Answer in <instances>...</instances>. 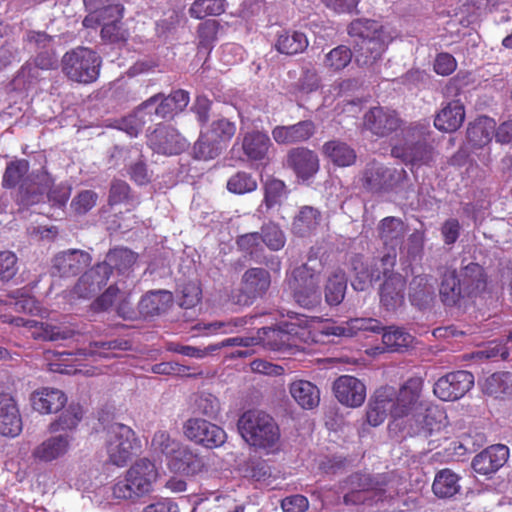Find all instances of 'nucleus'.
Instances as JSON below:
<instances>
[{
	"label": "nucleus",
	"instance_id": "obj_1",
	"mask_svg": "<svg viewBox=\"0 0 512 512\" xmlns=\"http://www.w3.org/2000/svg\"><path fill=\"white\" fill-rule=\"evenodd\" d=\"M422 391L420 377L409 378L398 390L393 387L392 418L401 421L408 435L428 438L442 429L443 413L430 406Z\"/></svg>",
	"mask_w": 512,
	"mask_h": 512
},
{
	"label": "nucleus",
	"instance_id": "obj_2",
	"mask_svg": "<svg viewBox=\"0 0 512 512\" xmlns=\"http://www.w3.org/2000/svg\"><path fill=\"white\" fill-rule=\"evenodd\" d=\"M485 285L483 269L477 263H469L460 273L445 267L440 276L439 296L445 306H460L464 300L484 290Z\"/></svg>",
	"mask_w": 512,
	"mask_h": 512
},
{
	"label": "nucleus",
	"instance_id": "obj_3",
	"mask_svg": "<svg viewBox=\"0 0 512 512\" xmlns=\"http://www.w3.org/2000/svg\"><path fill=\"white\" fill-rule=\"evenodd\" d=\"M348 34L353 38L355 61L361 67L373 66L381 59L392 40L382 25L367 19H357L351 22Z\"/></svg>",
	"mask_w": 512,
	"mask_h": 512
},
{
	"label": "nucleus",
	"instance_id": "obj_4",
	"mask_svg": "<svg viewBox=\"0 0 512 512\" xmlns=\"http://www.w3.org/2000/svg\"><path fill=\"white\" fill-rule=\"evenodd\" d=\"M343 490H346L343 501L345 505H368L394 498L398 491L394 481L387 480L386 476L372 477L368 474L355 473L344 482Z\"/></svg>",
	"mask_w": 512,
	"mask_h": 512
},
{
	"label": "nucleus",
	"instance_id": "obj_5",
	"mask_svg": "<svg viewBox=\"0 0 512 512\" xmlns=\"http://www.w3.org/2000/svg\"><path fill=\"white\" fill-rule=\"evenodd\" d=\"M238 430L246 443L266 454L277 453L281 448L280 429L275 420L263 411L244 412L238 420Z\"/></svg>",
	"mask_w": 512,
	"mask_h": 512
},
{
	"label": "nucleus",
	"instance_id": "obj_6",
	"mask_svg": "<svg viewBox=\"0 0 512 512\" xmlns=\"http://www.w3.org/2000/svg\"><path fill=\"white\" fill-rule=\"evenodd\" d=\"M87 16L83 20L86 28H96L102 25L101 36L109 42L125 41L128 37L123 28L121 19L123 7L120 4L110 3V0H83Z\"/></svg>",
	"mask_w": 512,
	"mask_h": 512
},
{
	"label": "nucleus",
	"instance_id": "obj_7",
	"mask_svg": "<svg viewBox=\"0 0 512 512\" xmlns=\"http://www.w3.org/2000/svg\"><path fill=\"white\" fill-rule=\"evenodd\" d=\"M289 321H282L277 328L263 327L257 332V343L276 352H286L298 347L307 335L308 319L304 315H289Z\"/></svg>",
	"mask_w": 512,
	"mask_h": 512
},
{
	"label": "nucleus",
	"instance_id": "obj_8",
	"mask_svg": "<svg viewBox=\"0 0 512 512\" xmlns=\"http://www.w3.org/2000/svg\"><path fill=\"white\" fill-rule=\"evenodd\" d=\"M158 478L155 464L147 458L137 460L112 486L115 499L131 500L149 494Z\"/></svg>",
	"mask_w": 512,
	"mask_h": 512
},
{
	"label": "nucleus",
	"instance_id": "obj_9",
	"mask_svg": "<svg viewBox=\"0 0 512 512\" xmlns=\"http://www.w3.org/2000/svg\"><path fill=\"white\" fill-rule=\"evenodd\" d=\"M102 59L87 47H76L67 51L61 59L64 75L71 81L80 84L95 82L100 74Z\"/></svg>",
	"mask_w": 512,
	"mask_h": 512
},
{
	"label": "nucleus",
	"instance_id": "obj_10",
	"mask_svg": "<svg viewBox=\"0 0 512 512\" xmlns=\"http://www.w3.org/2000/svg\"><path fill=\"white\" fill-rule=\"evenodd\" d=\"M434 150L428 144V127L414 125L405 130L404 142L392 148V155L413 167L429 165L434 160Z\"/></svg>",
	"mask_w": 512,
	"mask_h": 512
},
{
	"label": "nucleus",
	"instance_id": "obj_11",
	"mask_svg": "<svg viewBox=\"0 0 512 512\" xmlns=\"http://www.w3.org/2000/svg\"><path fill=\"white\" fill-rule=\"evenodd\" d=\"M140 448V440L131 427L113 423L106 429L105 449L113 465L124 466Z\"/></svg>",
	"mask_w": 512,
	"mask_h": 512
},
{
	"label": "nucleus",
	"instance_id": "obj_12",
	"mask_svg": "<svg viewBox=\"0 0 512 512\" xmlns=\"http://www.w3.org/2000/svg\"><path fill=\"white\" fill-rule=\"evenodd\" d=\"M236 132V125L226 118L213 120L202 130L198 141L194 145L195 157L199 160L216 158Z\"/></svg>",
	"mask_w": 512,
	"mask_h": 512
},
{
	"label": "nucleus",
	"instance_id": "obj_13",
	"mask_svg": "<svg viewBox=\"0 0 512 512\" xmlns=\"http://www.w3.org/2000/svg\"><path fill=\"white\" fill-rule=\"evenodd\" d=\"M319 284L320 273L309 264L295 268L289 280L296 302L307 309L315 308L321 303Z\"/></svg>",
	"mask_w": 512,
	"mask_h": 512
},
{
	"label": "nucleus",
	"instance_id": "obj_14",
	"mask_svg": "<svg viewBox=\"0 0 512 512\" xmlns=\"http://www.w3.org/2000/svg\"><path fill=\"white\" fill-rule=\"evenodd\" d=\"M403 174L404 170L398 171L381 163L371 162L366 165L361 182L363 187L370 192H386L401 180Z\"/></svg>",
	"mask_w": 512,
	"mask_h": 512
},
{
	"label": "nucleus",
	"instance_id": "obj_15",
	"mask_svg": "<svg viewBox=\"0 0 512 512\" xmlns=\"http://www.w3.org/2000/svg\"><path fill=\"white\" fill-rule=\"evenodd\" d=\"M474 376L464 370L451 372L439 378L433 392L443 401H455L462 398L473 386Z\"/></svg>",
	"mask_w": 512,
	"mask_h": 512
},
{
	"label": "nucleus",
	"instance_id": "obj_16",
	"mask_svg": "<svg viewBox=\"0 0 512 512\" xmlns=\"http://www.w3.org/2000/svg\"><path fill=\"white\" fill-rule=\"evenodd\" d=\"M184 434L188 439L207 448L221 446L226 441V433L222 428L200 418L187 420Z\"/></svg>",
	"mask_w": 512,
	"mask_h": 512
},
{
	"label": "nucleus",
	"instance_id": "obj_17",
	"mask_svg": "<svg viewBox=\"0 0 512 512\" xmlns=\"http://www.w3.org/2000/svg\"><path fill=\"white\" fill-rule=\"evenodd\" d=\"M147 138L149 147L162 155L179 154L187 146L186 140L170 125H157Z\"/></svg>",
	"mask_w": 512,
	"mask_h": 512
},
{
	"label": "nucleus",
	"instance_id": "obj_18",
	"mask_svg": "<svg viewBox=\"0 0 512 512\" xmlns=\"http://www.w3.org/2000/svg\"><path fill=\"white\" fill-rule=\"evenodd\" d=\"M402 120L395 110L376 106L364 114L363 127L378 137H386L401 127Z\"/></svg>",
	"mask_w": 512,
	"mask_h": 512
},
{
	"label": "nucleus",
	"instance_id": "obj_19",
	"mask_svg": "<svg viewBox=\"0 0 512 512\" xmlns=\"http://www.w3.org/2000/svg\"><path fill=\"white\" fill-rule=\"evenodd\" d=\"M32 450V457L42 463L64 458L70 451L74 437L69 433H52Z\"/></svg>",
	"mask_w": 512,
	"mask_h": 512
},
{
	"label": "nucleus",
	"instance_id": "obj_20",
	"mask_svg": "<svg viewBox=\"0 0 512 512\" xmlns=\"http://www.w3.org/2000/svg\"><path fill=\"white\" fill-rule=\"evenodd\" d=\"M406 279L399 273H390L379 288L380 305L386 311H397L404 305Z\"/></svg>",
	"mask_w": 512,
	"mask_h": 512
},
{
	"label": "nucleus",
	"instance_id": "obj_21",
	"mask_svg": "<svg viewBox=\"0 0 512 512\" xmlns=\"http://www.w3.org/2000/svg\"><path fill=\"white\" fill-rule=\"evenodd\" d=\"M337 400L348 407L361 406L366 398V386L362 381L350 375H342L333 384Z\"/></svg>",
	"mask_w": 512,
	"mask_h": 512
},
{
	"label": "nucleus",
	"instance_id": "obj_22",
	"mask_svg": "<svg viewBox=\"0 0 512 512\" xmlns=\"http://www.w3.org/2000/svg\"><path fill=\"white\" fill-rule=\"evenodd\" d=\"M394 397L393 386H382L371 396L366 410V421L369 425H381L388 415L392 417Z\"/></svg>",
	"mask_w": 512,
	"mask_h": 512
},
{
	"label": "nucleus",
	"instance_id": "obj_23",
	"mask_svg": "<svg viewBox=\"0 0 512 512\" xmlns=\"http://www.w3.org/2000/svg\"><path fill=\"white\" fill-rule=\"evenodd\" d=\"M509 449L502 444L492 445L472 460L473 470L482 475H489L498 471L508 460Z\"/></svg>",
	"mask_w": 512,
	"mask_h": 512
},
{
	"label": "nucleus",
	"instance_id": "obj_24",
	"mask_svg": "<svg viewBox=\"0 0 512 512\" xmlns=\"http://www.w3.org/2000/svg\"><path fill=\"white\" fill-rule=\"evenodd\" d=\"M30 403L34 411L40 414L59 412L67 403V396L63 391L53 387H42L30 395Z\"/></svg>",
	"mask_w": 512,
	"mask_h": 512
},
{
	"label": "nucleus",
	"instance_id": "obj_25",
	"mask_svg": "<svg viewBox=\"0 0 512 512\" xmlns=\"http://www.w3.org/2000/svg\"><path fill=\"white\" fill-rule=\"evenodd\" d=\"M112 275L110 267L105 262L85 272L74 287V293L81 298H87L101 290Z\"/></svg>",
	"mask_w": 512,
	"mask_h": 512
},
{
	"label": "nucleus",
	"instance_id": "obj_26",
	"mask_svg": "<svg viewBox=\"0 0 512 512\" xmlns=\"http://www.w3.org/2000/svg\"><path fill=\"white\" fill-rule=\"evenodd\" d=\"M22 431V418L15 399L8 393L0 394V434L15 437Z\"/></svg>",
	"mask_w": 512,
	"mask_h": 512
},
{
	"label": "nucleus",
	"instance_id": "obj_27",
	"mask_svg": "<svg viewBox=\"0 0 512 512\" xmlns=\"http://www.w3.org/2000/svg\"><path fill=\"white\" fill-rule=\"evenodd\" d=\"M168 468L184 475H195L204 468L203 459L188 446L180 445L176 453L167 461Z\"/></svg>",
	"mask_w": 512,
	"mask_h": 512
},
{
	"label": "nucleus",
	"instance_id": "obj_28",
	"mask_svg": "<svg viewBox=\"0 0 512 512\" xmlns=\"http://www.w3.org/2000/svg\"><path fill=\"white\" fill-rule=\"evenodd\" d=\"M91 262V257L82 250H68L59 253L53 260V268L60 276H72L78 274Z\"/></svg>",
	"mask_w": 512,
	"mask_h": 512
},
{
	"label": "nucleus",
	"instance_id": "obj_29",
	"mask_svg": "<svg viewBox=\"0 0 512 512\" xmlns=\"http://www.w3.org/2000/svg\"><path fill=\"white\" fill-rule=\"evenodd\" d=\"M287 164L302 179H309L319 169L318 156L303 147L294 148L288 153Z\"/></svg>",
	"mask_w": 512,
	"mask_h": 512
},
{
	"label": "nucleus",
	"instance_id": "obj_30",
	"mask_svg": "<svg viewBox=\"0 0 512 512\" xmlns=\"http://www.w3.org/2000/svg\"><path fill=\"white\" fill-rule=\"evenodd\" d=\"M314 132V123L310 120H305L293 125L276 126L272 130V137L278 144H293L308 140Z\"/></svg>",
	"mask_w": 512,
	"mask_h": 512
},
{
	"label": "nucleus",
	"instance_id": "obj_31",
	"mask_svg": "<svg viewBox=\"0 0 512 512\" xmlns=\"http://www.w3.org/2000/svg\"><path fill=\"white\" fill-rule=\"evenodd\" d=\"M34 66L30 63H26L22 66L17 75V80H22L24 83H31L34 79L38 78V70H50L55 69L58 66V59L53 46L48 49L38 51V54L34 60Z\"/></svg>",
	"mask_w": 512,
	"mask_h": 512
},
{
	"label": "nucleus",
	"instance_id": "obj_32",
	"mask_svg": "<svg viewBox=\"0 0 512 512\" xmlns=\"http://www.w3.org/2000/svg\"><path fill=\"white\" fill-rule=\"evenodd\" d=\"M465 119V110L458 100L448 102L436 115L435 127L444 132H454L461 127Z\"/></svg>",
	"mask_w": 512,
	"mask_h": 512
},
{
	"label": "nucleus",
	"instance_id": "obj_33",
	"mask_svg": "<svg viewBox=\"0 0 512 512\" xmlns=\"http://www.w3.org/2000/svg\"><path fill=\"white\" fill-rule=\"evenodd\" d=\"M242 283L249 298L262 297L271 285L270 273L264 268H250L243 274Z\"/></svg>",
	"mask_w": 512,
	"mask_h": 512
},
{
	"label": "nucleus",
	"instance_id": "obj_34",
	"mask_svg": "<svg viewBox=\"0 0 512 512\" xmlns=\"http://www.w3.org/2000/svg\"><path fill=\"white\" fill-rule=\"evenodd\" d=\"M289 392L303 409H314L320 402V390L310 381L296 380L290 384Z\"/></svg>",
	"mask_w": 512,
	"mask_h": 512
},
{
	"label": "nucleus",
	"instance_id": "obj_35",
	"mask_svg": "<svg viewBox=\"0 0 512 512\" xmlns=\"http://www.w3.org/2000/svg\"><path fill=\"white\" fill-rule=\"evenodd\" d=\"M495 128L494 119L487 116L477 118L467 129L468 143L475 148L486 146L491 142Z\"/></svg>",
	"mask_w": 512,
	"mask_h": 512
},
{
	"label": "nucleus",
	"instance_id": "obj_36",
	"mask_svg": "<svg viewBox=\"0 0 512 512\" xmlns=\"http://www.w3.org/2000/svg\"><path fill=\"white\" fill-rule=\"evenodd\" d=\"M137 261V254L124 247L111 249L105 259V263L110 267V271L117 272L123 278L129 277Z\"/></svg>",
	"mask_w": 512,
	"mask_h": 512
},
{
	"label": "nucleus",
	"instance_id": "obj_37",
	"mask_svg": "<svg viewBox=\"0 0 512 512\" xmlns=\"http://www.w3.org/2000/svg\"><path fill=\"white\" fill-rule=\"evenodd\" d=\"M271 145L269 136L261 131L248 132L242 139L244 154L254 161L265 159Z\"/></svg>",
	"mask_w": 512,
	"mask_h": 512
},
{
	"label": "nucleus",
	"instance_id": "obj_38",
	"mask_svg": "<svg viewBox=\"0 0 512 512\" xmlns=\"http://www.w3.org/2000/svg\"><path fill=\"white\" fill-rule=\"evenodd\" d=\"M29 171V162L25 159H18L8 163L3 178L4 188H14L19 185L22 192H29V177H26Z\"/></svg>",
	"mask_w": 512,
	"mask_h": 512
},
{
	"label": "nucleus",
	"instance_id": "obj_39",
	"mask_svg": "<svg viewBox=\"0 0 512 512\" xmlns=\"http://www.w3.org/2000/svg\"><path fill=\"white\" fill-rule=\"evenodd\" d=\"M322 152L325 157L339 167L351 166L357 158L355 150L340 140H331L324 143Z\"/></svg>",
	"mask_w": 512,
	"mask_h": 512
},
{
	"label": "nucleus",
	"instance_id": "obj_40",
	"mask_svg": "<svg viewBox=\"0 0 512 512\" xmlns=\"http://www.w3.org/2000/svg\"><path fill=\"white\" fill-rule=\"evenodd\" d=\"M378 233L386 247L396 248L404 239L406 226L400 218L389 216L381 220Z\"/></svg>",
	"mask_w": 512,
	"mask_h": 512
},
{
	"label": "nucleus",
	"instance_id": "obj_41",
	"mask_svg": "<svg viewBox=\"0 0 512 512\" xmlns=\"http://www.w3.org/2000/svg\"><path fill=\"white\" fill-rule=\"evenodd\" d=\"M158 106L155 108V116L159 118L172 117L184 110L189 103V94L184 90H176L168 96L161 93Z\"/></svg>",
	"mask_w": 512,
	"mask_h": 512
},
{
	"label": "nucleus",
	"instance_id": "obj_42",
	"mask_svg": "<svg viewBox=\"0 0 512 512\" xmlns=\"http://www.w3.org/2000/svg\"><path fill=\"white\" fill-rule=\"evenodd\" d=\"M434 295V285L430 276L422 274L412 279L409 293L412 304L423 308L433 301Z\"/></svg>",
	"mask_w": 512,
	"mask_h": 512
},
{
	"label": "nucleus",
	"instance_id": "obj_43",
	"mask_svg": "<svg viewBox=\"0 0 512 512\" xmlns=\"http://www.w3.org/2000/svg\"><path fill=\"white\" fill-rule=\"evenodd\" d=\"M83 410L78 404H70L56 419L48 426L50 433H69L77 428L82 420Z\"/></svg>",
	"mask_w": 512,
	"mask_h": 512
},
{
	"label": "nucleus",
	"instance_id": "obj_44",
	"mask_svg": "<svg viewBox=\"0 0 512 512\" xmlns=\"http://www.w3.org/2000/svg\"><path fill=\"white\" fill-rule=\"evenodd\" d=\"M347 289V278L345 272L342 269H335L327 277L324 294L325 301L330 306L339 305L346 293Z\"/></svg>",
	"mask_w": 512,
	"mask_h": 512
},
{
	"label": "nucleus",
	"instance_id": "obj_45",
	"mask_svg": "<svg viewBox=\"0 0 512 512\" xmlns=\"http://www.w3.org/2000/svg\"><path fill=\"white\" fill-rule=\"evenodd\" d=\"M460 477L450 469H442L436 473L432 490L438 498H451L460 491Z\"/></svg>",
	"mask_w": 512,
	"mask_h": 512
},
{
	"label": "nucleus",
	"instance_id": "obj_46",
	"mask_svg": "<svg viewBox=\"0 0 512 512\" xmlns=\"http://www.w3.org/2000/svg\"><path fill=\"white\" fill-rule=\"evenodd\" d=\"M171 302L172 294L169 291H151L142 297L139 309L143 315L153 316L165 311Z\"/></svg>",
	"mask_w": 512,
	"mask_h": 512
},
{
	"label": "nucleus",
	"instance_id": "obj_47",
	"mask_svg": "<svg viewBox=\"0 0 512 512\" xmlns=\"http://www.w3.org/2000/svg\"><path fill=\"white\" fill-rule=\"evenodd\" d=\"M308 44V39L304 33L288 30L278 35L275 47L282 54L295 55L303 52Z\"/></svg>",
	"mask_w": 512,
	"mask_h": 512
},
{
	"label": "nucleus",
	"instance_id": "obj_48",
	"mask_svg": "<svg viewBox=\"0 0 512 512\" xmlns=\"http://www.w3.org/2000/svg\"><path fill=\"white\" fill-rule=\"evenodd\" d=\"M485 394L494 398L512 395V373L497 372L487 377L482 385Z\"/></svg>",
	"mask_w": 512,
	"mask_h": 512
},
{
	"label": "nucleus",
	"instance_id": "obj_49",
	"mask_svg": "<svg viewBox=\"0 0 512 512\" xmlns=\"http://www.w3.org/2000/svg\"><path fill=\"white\" fill-rule=\"evenodd\" d=\"M320 223V213L310 206H304L295 217L292 230L301 237L310 235Z\"/></svg>",
	"mask_w": 512,
	"mask_h": 512
},
{
	"label": "nucleus",
	"instance_id": "obj_50",
	"mask_svg": "<svg viewBox=\"0 0 512 512\" xmlns=\"http://www.w3.org/2000/svg\"><path fill=\"white\" fill-rule=\"evenodd\" d=\"M25 324H29L31 336L36 340L58 341L68 339L72 336L70 330L61 329L60 327L48 323L33 320V322H26Z\"/></svg>",
	"mask_w": 512,
	"mask_h": 512
},
{
	"label": "nucleus",
	"instance_id": "obj_51",
	"mask_svg": "<svg viewBox=\"0 0 512 512\" xmlns=\"http://www.w3.org/2000/svg\"><path fill=\"white\" fill-rule=\"evenodd\" d=\"M181 443L173 438L163 430L156 431L151 440V449L156 454L164 455L166 461L176 453Z\"/></svg>",
	"mask_w": 512,
	"mask_h": 512
},
{
	"label": "nucleus",
	"instance_id": "obj_52",
	"mask_svg": "<svg viewBox=\"0 0 512 512\" xmlns=\"http://www.w3.org/2000/svg\"><path fill=\"white\" fill-rule=\"evenodd\" d=\"M225 11V0H195L189 9L192 17L203 19L220 15Z\"/></svg>",
	"mask_w": 512,
	"mask_h": 512
},
{
	"label": "nucleus",
	"instance_id": "obj_53",
	"mask_svg": "<svg viewBox=\"0 0 512 512\" xmlns=\"http://www.w3.org/2000/svg\"><path fill=\"white\" fill-rule=\"evenodd\" d=\"M257 180L252 174L244 171L237 172L227 181L229 192L242 195L253 192L257 189Z\"/></svg>",
	"mask_w": 512,
	"mask_h": 512
},
{
	"label": "nucleus",
	"instance_id": "obj_54",
	"mask_svg": "<svg viewBox=\"0 0 512 512\" xmlns=\"http://www.w3.org/2000/svg\"><path fill=\"white\" fill-rule=\"evenodd\" d=\"M352 60V51L345 45H339L326 54L324 66L332 71H340Z\"/></svg>",
	"mask_w": 512,
	"mask_h": 512
},
{
	"label": "nucleus",
	"instance_id": "obj_55",
	"mask_svg": "<svg viewBox=\"0 0 512 512\" xmlns=\"http://www.w3.org/2000/svg\"><path fill=\"white\" fill-rule=\"evenodd\" d=\"M265 204L268 208L279 204L287 195L285 183L276 178H268L264 184Z\"/></svg>",
	"mask_w": 512,
	"mask_h": 512
},
{
	"label": "nucleus",
	"instance_id": "obj_56",
	"mask_svg": "<svg viewBox=\"0 0 512 512\" xmlns=\"http://www.w3.org/2000/svg\"><path fill=\"white\" fill-rule=\"evenodd\" d=\"M382 340L387 348L397 350L408 347L412 343L413 337L401 328L390 327L383 333Z\"/></svg>",
	"mask_w": 512,
	"mask_h": 512
},
{
	"label": "nucleus",
	"instance_id": "obj_57",
	"mask_svg": "<svg viewBox=\"0 0 512 512\" xmlns=\"http://www.w3.org/2000/svg\"><path fill=\"white\" fill-rule=\"evenodd\" d=\"M260 235L262 242L271 250L278 251L285 245L286 239L284 233L273 223L263 226Z\"/></svg>",
	"mask_w": 512,
	"mask_h": 512
},
{
	"label": "nucleus",
	"instance_id": "obj_58",
	"mask_svg": "<svg viewBox=\"0 0 512 512\" xmlns=\"http://www.w3.org/2000/svg\"><path fill=\"white\" fill-rule=\"evenodd\" d=\"M146 123L145 119H142L135 111L134 114L127 117L115 120L113 127L118 130L124 131L130 137H137L142 131Z\"/></svg>",
	"mask_w": 512,
	"mask_h": 512
},
{
	"label": "nucleus",
	"instance_id": "obj_59",
	"mask_svg": "<svg viewBox=\"0 0 512 512\" xmlns=\"http://www.w3.org/2000/svg\"><path fill=\"white\" fill-rule=\"evenodd\" d=\"M351 337L359 332L381 333L384 331L382 323L375 318H353L348 320Z\"/></svg>",
	"mask_w": 512,
	"mask_h": 512
},
{
	"label": "nucleus",
	"instance_id": "obj_60",
	"mask_svg": "<svg viewBox=\"0 0 512 512\" xmlns=\"http://www.w3.org/2000/svg\"><path fill=\"white\" fill-rule=\"evenodd\" d=\"M53 179L44 170L39 171L29 177V192L27 194L36 195L44 194L52 190Z\"/></svg>",
	"mask_w": 512,
	"mask_h": 512
},
{
	"label": "nucleus",
	"instance_id": "obj_61",
	"mask_svg": "<svg viewBox=\"0 0 512 512\" xmlns=\"http://www.w3.org/2000/svg\"><path fill=\"white\" fill-rule=\"evenodd\" d=\"M26 45L35 51H41L53 46V37L42 31L30 30L25 34Z\"/></svg>",
	"mask_w": 512,
	"mask_h": 512
},
{
	"label": "nucleus",
	"instance_id": "obj_62",
	"mask_svg": "<svg viewBox=\"0 0 512 512\" xmlns=\"http://www.w3.org/2000/svg\"><path fill=\"white\" fill-rule=\"evenodd\" d=\"M18 272L17 257L11 251L0 252V280L9 281Z\"/></svg>",
	"mask_w": 512,
	"mask_h": 512
},
{
	"label": "nucleus",
	"instance_id": "obj_63",
	"mask_svg": "<svg viewBox=\"0 0 512 512\" xmlns=\"http://www.w3.org/2000/svg\"><path fill=\"white\" fill-rule=\"evenodd\" d=\"M98 200V195L92 190L81 191L71 203L72 208L78 214H85L91 210Z\"/></svg>",
	"mask_w": 512,
	"mask_h": 512
},
{
	"label": "nucleus",
	"instance_id": "obj_64",
	"mask_svg": "<svg viewBox=\"0 0 512 512\" xmlns=\"http://www.w3.org/2000/svg\"><path fill=\"white\" fill-rule=\"evenodd\" d=\"M218 32V23L215 20H207L199 25L198 37L199 45L205 49H210L216 41Z\"/></svg>",
	"mask_w": 512,
	"mask_h": 512
}]
</instances>
